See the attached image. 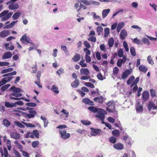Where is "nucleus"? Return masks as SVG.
Listing matches in <instances>:
<instances>
[{
    "label": "nucleus",
    "mask_w": 157,
    "mask_h": 157,
    "mask_svg": "<svg viewBox=\"0 0 157 157\" xmlns=\"http://www.w3.org/2000/svg\"><path fill=\"white\" fill-rule=\"evenodd\" d=\"M13 14L12 12L9 13L8 10H4L0 14V17L1 18V21H6L9 19Z\"/></svg>",
    "instance_id": "obj_1"
},
{
    "label": "nucleus",
    "mask_w": 157,
    "mask_h": 157,
    "mask_svg": "<svg viewBox=\"0 0 157 157\" xmlns=\"http://www.w3.org/2000/svg\"><path fill=\"white\" fill-rule=\"evenodd\" d=\"M123 140L127 144L131 145L132 144V140L131 138L127 133H125V135L124 136Z\"/></svg>",
    "instance_id": "obj_7"
},
{
    "label": "nucleus",
    "mask_w": 157,
    "mask_h": 157,
    "mask_svg": "<svg viewBox=\"0 0 157 157\" xmlns=\"http://www.w3.org/2000/svg\"><path fill=\"white\" fill-rule=\"evenodd\" d=\"M131 73V72L130 71L128 70H127L123 73L121 78V79H124L126 78Z\"/></svg>",
    "instance_id": "obj_15"
},
{
    "label": "nucleus",
    "mask_w": 157,
    "mask_h": 157,
    "mask_svg": "<svg viewBox=\"0 0 157 157\" xmlns=\"http://www.w3.org/2000/svg\"><path fill=\"white\" fill-rule=\"evenodd\" d=\"M149 96V92L147 91H144L142 93V98L143 100L146 101H147Z\"/></svg>",
    "instance_id": "obj_13"
},
{
    "label": "nucleus",
    "mask_w": 157,
    "mask_h": 157,
    "mask_svg": "<svg viewBox=\"0 0 157 157\" xmlns=\"http://www.w3.org/2000/svg\"><path fill=\"white\" fill-rule=\"evenodd\" d=\"M27 35L26 34L23 35L20 38V40L23 44H25V42H26L27 43L33 44L29 36H27Z\"/></svg>",
    "instance_id": "obj_5"
},
{
    "label": "nucleus",
    "mask_w": 157,
    "mask_h": 157,
    "mask_svg": "<svg viewBox=\"0 0 157 157\" xmlns=\"http://www.w3.org/2000/svg\"><path fill=\"white\" fill-rule=\"evenodd\" d=\"M13 70V68L12 67L6 69H3L1 71V73L2 74L8 72L12 71Z\"/></svg>",
    "instance_id": "obj_36"
},
{
    "label": "nucleus",
    "mask_w": 157,
    "mask_h": 157,
    "mask_svg": "<svg viewBox=\"0 0 157 157\" xmlns=\"http://www.w3.org/2000/svg\"><path fill=\"white\" fill-rule=\"evenodd\" d=\"M11 91L12 92H14L20 93L21 92V89L15 87L14 86H12L9 90V91Z\"/></svg>",
    "instance_id": "obj_16"
},
{
    "label": "nucleus",
    "mask_w": 157,
    "mask_h": 157,
    "mask_svg": "<svg viewBox=\"0 0 157 157\" xmlns=\"http://www.w3.org/2000/svg\"><path fill=\"white\" fill-rule=\"evenodd\" d=\"M18 21H12L10 24L9 25H6L3 27L4 29H9L13 27L15 25V24L18 22Z\"/></svg>",
    "instance_id": "obj_19"
},
{
    "label": "nucleus",
    "mask_w": 157,
    "mask_h": 157,
    "mask_svg": "<svg viewBox=\"0 0 157 157\" xmlns=\"http://www.w3.org/2000/svg\"><path fill=\"white\" fill-rule=\"evenodd\" d=\"M114 102L113 101H110L106 103V105L109 107H113V106H114Z\"/></svg>",
    "instance_id": "obj_51"
},
{
    "label": "nucleus",
    "mask_w": 157,
    "mask_h": 157,
    "mask_svg": "<svg viewBox=\"0 0 157 157\" xmlns=\"http://www.w3.org/2000/svg\"><path fill=\"white\" fill-rule=\"evenodd\" d=\"M10 86V84H9L5 85L1 87V90L2 91H4L6 90Z\"/></svg>",
    "instance_id": "obj_40"
},
{
    "label": "nucleus",
    "mask_w": 157,
    "mask_h": 157,
    "mask_svg": "<svg viewBox=\"0 0 157 157\" xmlns=\"http://www.w3.org/2000/svg\"><path fill=\"white\" fill-rule=\"evenodd\" d=\"M114 44V40L113 38H111L108 40V44L109 47H112Z\"/></svg>",
    "instance_id": "obj_39"
},
{
    "label": "nucleus",
    "mask_w": 157,
    "mask_h": 157,
    "mask_svg": "<svg viewBox=\"0 0 157 157\" xmlns=\"http://www.w3.org/2000/svg\"><path fill=\"white\" fill-rule=\"evenodd\" d=\"M109 33V29L108 28H105L104 29V35L105 37L108 36Z\"/></svg>",
    "instance_id": "obj_38"
},
{
    "label": "nucleus",
    "mask_w": 157,
    "mask_h": 157,
    "mask_svg": "<svg viewBox=\"0 0 157 157\" xmlns=\"http://www.w3.org/2000/svg\"><path fill=\"white\" fill-rule=\"evenodd\" d=\"M59 132L62 139L66 140L70 137V134L68 133H67L65 130H59Z\"/></svg>",
    "instance_id": "obj_8"
},
{
    "label": "nucleus",
    "mask_w": 157,
    "mask_h": 157,
    "mask_svg": "<svg viewBox=\"0 0 157 157\" xmlns=\"http://www.w3.org/2000/svg\"><path fill=\"white\" fill-rule=\"evenodd\" d=\"M117 138L114 136H112L109 139V141L113 144H115L117 142Z\"/></svg>",
    "instance_id": "obj_42"
},
{
    "label": "nucleus",
    "mask_w": 157,
    "mask_h": 157,
    "mask_svg": "<svg viewBox=\"0 0 157 157\" xmlns=\"http://www.w3.org/2000/svg\"><path fill=\"white\" fill-rule=\"evenodd\" d=\"M103 28L101 26H98L97 27L96 31L98 33V35H100L101 32L103 30Z\"/></svg>",
    "instance_id": "obj_48"
},
{
    "label": "nucleus",
    "mask_w": 157,
    "mask_h": 157,
    "mask_svg": "<svg viewBox=\"0 0 157 157\" xmlns=\"http://www.w3.org/2000/svg\"><path fill=\"white\" fill-rule=\"evenodd\" d=\"M12 54L10 52H5L3 54L2 58L3 59L10 58L11 57Z\"/></svg>",
    "instance_id": "obj_12"
},
{
    "label": "nucleus",
    "mask_w": 157,
    "mask_h": 157,
    "mask_svg": "<svg viewBox=\"0 0 157 157\" xmlns=\"http://www.w3.org/2000/svg\"><path fill=\"white\" fill-rule=\"evenodd\" d=\"M123 45L125 50L126 52H128L129 51V48L127 42L125 41H124L123 43Z\"/></svg>",
    "instance_id": "obj_52"
},
{
    "label": "nucleus",
    "mask_w": 157,
    "mask_h": 157,
    "mask_svg": "<svg viewBox=\"0 0 157 157\" xmlns=\"http://www.w3.org/2000/svg\"><path fill=\"white\" fill-rule=\"evenodd\" d=\"M85 61L84 60H81L79 63V64L82 67H85L87 66V65L86 63H84Z\"/></svg>",
    "instance_id": "obj_56"
},
{
    "label": "nucleus",
    "mask_w": 157,
    "mask_h": 157,
    "mask_svg": "<svg viewBox=\"0 0 157 157\" xmlns=\"http://www.w3.org/2000/svg\"><path fill=\"white\" fill-rule=\"evenodd\" d=\"M127 60H129V59L127 58L125 56H124L122 59H119L117 62V65L118 67H121L122 63H124Z\"/></svg>",
    "instance_id": "obj_9"
},
{
    "label": "nucleus",
    "mask_w": 157,
    "mask_h": 157,
    "mask_svg": "<svg viewBox=\"0 0 157 157\" xmlns=\"http://www.w3.org/2000/svg\"><path fill=\"white\" fill-rule=\"evenodd\" d=\"M21 93L13 92V93L10 94L9 95V98L10 99L19 100H20V98H18L22 96Z\"/></svg>",
    "instance_id": "obj_4"
},
{
    "label": "nucleus",
    "mask_w": 157,
    "mask_h": 157,
    "mask_svg": "<svg viewBox=\"0 0 157 157\" xmlns=\"http://www.w3.org/2000/svg\"><path fill=\"white\" fill-rule=\"evenodd\" d=\"M97 113H98L97 114L106 115L107 114V113L105 110L101 108H98Z\"/></svg>",
    "instance_id": "obj_31"
},
{
    "label": "nucleus",
    "mask_w": 157,
    "mask_h": 157,
    "mask_svg": "<svg viewBox=\"0 0 157 157\" xmlns=\"http://www.w3.org/2000/svg\"><path fill=\"white\" fill-rule=\"evenodd\" d=\"M112 134L116 137H118L120 135V132L117 129H116L113 130L112 132Z\"/></svg>",
    "instance_id": "obj_41"
},
{
    "label": "nucleus",
    "mask_w": 157,
    "mask_h": 157,
    "mask_svg": "<svg viewBox=\"0 0 157 157\" xmlns=\"http://www.w3.org/2000/svg\"><path fill=\"white\" fill-rule=\"evenodd\" d=\"M147 60L148 63L151 65L154 64V61L151 58V56H149L147 58Z\"/></svg>",
    "instance_id": "obj_47"
},
{
    "label": "nucleus",
    "mask_w": 157,
    "mask_h": 157,
    "mask_svg": "<svg viewBox=\"0 0 157 157\" xmlns=\"http://www.w3.org/2000/svg\"><path fill=\"white\" fill-rule=\"evenodd\" d=\"M130 51L131 55L133 56L136 55L135 48L133 47H131L130 48Z\"/></svg>",
    "instance_id": "obj_45"
},
{
    "label": "nucleus",
    "mask_w": 157,
    "mask_h": 157,
    "mask_svg": "<svg viewBox=\"0 0 157 157\" xmlns=\"http://www.w3.org/2000/svg\"><path fill=\"white\" fill-rule=\"evenodd\" d=\"M51 90L56 94H58L59 92L58 87L55 85H53L52 86Z\"/></svg>",
    "instance_id": "obj_29"
},
{
    "label": "nucleus",
    "mask_w": 157,
    "mask_h": 157,
    "mask_svg": "<svg viewBox=\"0 0 157 157\" xmlns=\"http://www.w3.org/2000/svg\"><path fill=\"white\" fill-rule=\"evenodd\" d=\"M139 69L140 71L144 73L146 72L148 70L147 68L143 65H140L139 67Z\"/></svg>",
    "instance_id": "obj_24"
},
{
    "label": "nucleus",
    "mask_w": 157,
    "mask_h": 157,
    "mask_svg": "<svg viewBox=\"0 0 157 157\" xmlns=\"http://www.w3.org/2000/svg\"><path fill=\"white\" fill-rule=\"evenodd\" d=\"M81 122L83 124L85 125H88L91 124V122L87 120H82Z\"/></svg>",
    "instance_id": "obj_53"
},
{
    "label": "nucleus",
    "mask_w": 157,
    "mask_h": 157,
    "mask_svg": "<svg viewBox=\"0 0 157 157\" xmlns=\"http://www.w3.org/2000/svg\"><path fill=\"white\" fill-rule=\"evenodd\" d=\"M39 144V141H33L32 143V145L33 147L34 148H35L37 147V145H38Z\"/></svg>",
    "instance_id": "obj_62"
},
{
    "label": "nucleus",
    "mask_w": 157,
    "mask_h": 157,
    "mask_svg": "<svg viewBox=\"0 0 157 157\" xmlns=\"http://www.w3.org/2000/svg\"><path fill=\"white\" fill-rule=\"evenodd\" d=\"M151 95L152 98H153L156 96L155 91L153 89H151L150 90Z\"/></svg>",
    "instance_id": "obj_63"
},
{
    "label": "nucleus",
    "mask_w": 157,
    "mask_h": 157,
    "mask_svg": "<svg viewBox=\"0 0 157 157\" xmlns=\"http://www.w3.org/2000/svg\"><path fill=\"white\" fill-rule=\"evenodd\" d=\"M135 77L133 76H131L129 79L127 81V84L129 85L131 82L134 80Z\"/></svg>",
    "instance_id": "obj_50"
},
{
    "label": "nucleus",
    "mask_w": 157,
    "mask_h": 157,
    "mask_svg": "<svg viewBox=\"0 0 157 157\" xmlns=\"http://www.w3.org/2000/svg\"><path fill=\"white\" fill-rule=\"evenodd\" d=\"M109 107H107L106 108V110L107 111L110 113H113L115 111V108L114 106H113V107H111L110 108Z\"/></svg>",
    "instance_id": "obj_46"
},
{
    "label": "nucleus",
    "mask_w": 157,
    "mask_h": 157,
    "mask_svg": "<svg viewBox=\"0 0 157 157\" xmlns=\"http://www.w3.org/2000/svg\"><path fill=\"white\" fill-rule=\"evenodd\" d=\"M142 41L144 44H147L148 45L150 44V42L148 39L145 37H144L142 38Z\"/></svg>",
    "instance_id": "obj_44"
},
{
    "label": "nucleus",
    "mask_w": 157,
    "mask_h": 157,
    "mask_svg": "<svg viewBox=\"0 0 157 157\" xmlns=\"http://www.w3.org/2000/svg\"><path fill=\"white\" fill-rule=\"evenodd\" d=\"M124 22H122L119 23L117 26V30L118 33L120 32L121 30L124 27Z\"/></svg>",
    "instance_id": "obj_27"
},
{
    "label": "nucleus",
    "mask_w": 157,
    "mask_h": 157,
    "mask_svg": "<svg viewBox=\"0 0 157 157\" xmlns=\"http://www.w3.org/2000/svg\"><path fill=\"white\" fill-rule=\"evenodd\" d=\"M136 110L139 112L142 111L143 108L142 105L140 104V102H137V105L136 106Z\"/></svg>",
    "instance_id": "obj_32"
},
{
    "label": "nucleus",
    "mask_w": 157,
    "mask_h": 157,
    "mask_svg": "<svg viewBox=\"0 0 157 157\" xmlns=\"http://www.w3.org/2000/svg\"><path fill=\"white\" fill-rule=\"evenodd\" d=\"M80 58L81 57L80 54H76L72 58V60H73L74 62H77L80 59Z\"/></svg>",
    "instance_id": "obj_25"
},
{
    "label": "nucleus",
    "mask_w": 157,
    "mask_h": 157,
    "mask_svg": "<svg viewBox=\"0 0 157 157\" xmlns=\"http://www.w3.org/2000/svg\"><path fill=\"white\" fill-rule=\"evenodd\" d=\"M110 9H105L103 10L102 13V17L103 18H105L108 14L110 12Z\"/></svg>",
    "instance_id": "obj_20"
},
{
    "label": "nucleus",
    "mask_w": 157,
    "mask_h": 157,
    "mask_svg": "<svg viewBox=\"0 0 157 157\" xmlns=\"http://www.w3.org/2000/svg\"><path fill=\"white\" fill-rule=\"evenodd\" d=\"M133 43L137 44L138 45L140 44L141 43V41L137 38H135L133 40Z\"/></svg>",
    "instance_id": "obj_60"
},
{
    "label": "nucleus",
    "mask_w": 157,
    "mask_h": 157,
    "mask_svg": "<svg viewBox=\"0 0 157 157\" xmlns=\"http://www.w3.org/2000/svg\"><path fill=\"white\" fill-rule=\"evenodd\" d=\"M98 108H96L94 106H90L88 107V109L91 112L96 113L98 111Z\"/></svg>",
    "instance_id": "obj_30"
},
{
    "label": "nucleus",
    "mask_w": 157,
    "mask_h": 157,
    "mask_svg": "<svg viewBox=\"0 0 157 157\" xmlns=\"http://www.w3.org/2000/svg\"><path fill=\"white\" fill-rule=\"evenodd\" d=\"M79 84V80L78 79H76L71 84V86L73 87L76 88Z\"/></svg>",
    "instance_id": "obj_23"
},
{
    "label": "nucleus",
    "mask_w": 157,
    "mask_h": 157,
    "mask_svg": "<svg viewBox=\"0 0 157 157\" xmlns=\"http://www.w3.org/2000/svg\"><path fill=\"white\" fill-rule=\"evenodd\" d=\"M10 31L9 30H4L0 33V37L1 38L6 37L10 34Z\"/></svg>",
    "instance_id": "obj_10"
},
{
    "label": "nucleus",
    "mask_w": 157,
    "mask_h": 157,
    "mask_svg": "<svg viewBox=\"0 0 157 157\" xmlns=\"http://www.w3.org/2000/svg\"><path fill=\"white\" fill-rule=\"evenodd\" d=\"M13 103L15 104L14 107H16L17 105H22L24 104V103L22 101H17Z\"/></svg>",
    "instance_id": "obj_55"
},
{
    "label": "nucleus",
    "mask_w": 157,
    "mask_h": 157,
    "mask_svg": "<svg viewBox=\"0 0 157 157\" xmlns=\"http://www.w3.org/2000/svg\"><path fill=\"white\" fill-rule=\"evenodd\" d=\"M94 101L100 103H102L104 101V99L101 96L94 98Z\"/></svg>",
    "instance_id": "obj_18"
},
{
    "label": "nucleus",
    "mask_w": 157,
    "mask_h": 157,
    "mask_svg": "<svg viewBox=\"0 0 157 157\" xmlns=\"http://www.w3.org/2000/svg\"><path fill=\"white\" fill-rule=\"evenodd\" d=\"M10 135L12 138L16 140L19 139L20 137V135L18 133L11 132Z\"/></svg>",
    "instance_id": "obj_17"
},
{
    "label": "nucleus",
    "mask_w": 157,
    "mask_h": 157,
    "mask_svg": "<svg viewBox=\"0 0 157 157\" xmlns=\"http://www.w3.org/2000/svg\"><path fill=\"white\" fill-rule=\"evenodd\" d=\"M21 123L25 124L27 127H35V126L31 123H27L23 121H21Z\"/></svg>",
    "instance_id": "obj_43"
},
{
    "label": "nucleus",
    "mask_w": 157,
    "mask_h": 157,
    "mask_svg": "<svg viewBox=\"0 0 157 157\" xmlns=\"http://www.w3.org/2000/svg\"><path fill=\"white\" fill-rule=\"evenodd\" d=\"M5 106L8 108L14 107L15 104L13 103H10L9 102L6 101L5 104Z\"/></svg>",
    "instance_id": "obj_35"
},
{
    "label": "nucleus",
    "mask_w": 157,
    "mask_h": 157,
    "mask_svg": "<svg viewBox=\"0 0 157 157\" xmlns=\"http://www.w3.org/2000/svg\"><path fill=\"white\" fill-rule=\"evenodd\" d=\"M91 15L95 19H98L100 21H101V17L98 15H96L95 13L93 12L92 13Z\"/></svg>",
    "instance_id": "obj_57"
},
{
    "label": "nucleus",
    "mask_w": 157,
    "mask_h": 157,
    "mask_svg": "<svg viewBox=\"0 0 157 157\" xmlns=\"http://www.w3.org/2000/svg\"><path fill=\"white\" fill-rule=\"evenodd\" d=\"M33 132L34 135L35 136L36 138H38L39 137V134L37 130H34L33 131Z\"/></svg>",
    "instance_id": "obj_54"
},
{
    "label": "nucleus",
    "mask_w": 157,
    "mask_h": 157,
    "mask_svg": "<svg viewBox=\"0 0 157 157\" xmlns=\"http://www.w3.org/2000/svg\"><path fill=\"white\" fill-rule=\"evenodd\" d=\"M21 15V13L19 12H17L14 13L12 17V19L13 20H17Z\"/></svg>",
    "instance_id": "obj_26"
},
{
    "label": "nucleus",
    "mask_w": 157,
    "mask_h": 157,
    "mask_svg": "<svg viewBox=\"0 0 157 157\" xmlns=\"http://www.w3.org/2000/svg\"><path fill=\"white\" fill-rule=\"evenodd\" d=\"M83 50L86 53L85 56H89L91 54V52L90 50L88 49L87 48H84Z\"/></svg>",
    "instance_id": "obj_49"
},
{
    "label": "nucleus",
    "mask_w": 157,
    "mask_h": 157,
    "mask_svg": "<svg viewBox=\"0 0 157 157\" xmlns=\"http://www.w3.org/2000/svg\"><path fill=\"white\" fill-rule=\"evenodd\" d=\"M3 123L4 125L7 127H8L11 124L10 122L6 119L3 120Z\"/></svg>",
    "instance_id": "obj_34"
},
{
    "label": "nucleus",
    "mask_w": 157,
    "mask_h": 157,
    "mask_svg": "<svg viewBox=\"0 0 157 157\" xmlns=\"http://www.w3.org/2000/svg\"><path fill=\"white\" fill-rule=\"evenodd\" d=\"M91 5H93L94 6H98L100 5V3L98 2L94 1L93 0H91Z\"/></svg>",
    "instance_id": "obj_59"
},
{
    "label": "nucleus",
    "mask_w": 157,
    "mask_h": 157,
    "mask_svg": "<svg viewBox=\"0 0 157 157\" xmlns=\"http://www.w3.org/2000/svg\"><path fill=\"white\" fill-rule=\"evenodd\" d=\"M127 36V33L125 29H122L120 34L121 39L122 40H124Z\"/></svg>",
    "instance_id": "obj_14"
},
{
    "label": "nucleus",
    "mask_w": 157,
    "mask_h": 157,
    "mask_svg": "<svg viewBox=\"0 0 157 157\" xmlns=\"http://www.w3.org/2000/svg\"><path fill=\"white\" fill-rule=\"evenodd\" d=\"M25 110H29V113L23 112V113H24V114L26 117H27L28 118L30 119L34 117L35 115H36L37 114L36 111L32 110V109H33V108L27 107L26 108H25Z\"/></svg>",
    "instance_id": "obj_2"
},
{
    "label": "nucleus",
    "mask_w": 157,
    "mask_h": 157,
    "mask_svg": "<svg viewBox=\"0 0 157 157\" xmlns=\"http://www.w3.org/2000/svg\"><path fill=\"white\" fill-rule=\"evenodd\" d=\"M64 73V69L63 68H60L58 71H56V73L60 75L62 73Z\"/></svg>",
    "instance_id": "obj_61"
},
{
    "label": "nucleus",
    "mask_w": 157,
    "mask_h": 157,
    "mask_svg": "<svg viewBox=\"0 0 157 157\" xmlns=\"http://www.w3.org/2000/svg\"><path fill=\"white\" fill-rule=\"evenodd\" d=\"M82 101L87 104H90V105H94L93 101H91L90 99L88 98H84L82 99Z\"/></svg>",
    "instance_id": "obj_22"
},
{
    "label": "nucleus",
    "mask_w": 157,
    "mask_h": 157,
    "mask_svg": "<svg viewBox=\"0 0 157 157\" xmlns=\"http://www.w3.org/2000/svg\"><path fill=\"white\" fill-rule=\"evenodd\" d=\"M17 0H10L7 2L6 4L9 5L8 8L10 10H14L17 9L19 7L18 4L14 3Z\"/></svg>",
    "instance_id": "obj_3"
},
{
    "label": "nucleus",
    "mask_w": 157,
    "mask_h": 157,
    "mask_svg": "<svg viewBox=\"0 0 157 157\" xmlns=\"http://www.w3.org/2000/svg\"><path fill=\"white\" fill-rule=\"evenodd\" d=\"M124 54V51L123 49L122 48L119 49L117 51V54L119 57L121 58L123 57Z\"/></svg>",
    "instance_id": "obj_37"
},
{
    "label": "nucleus",
    "mask_w": 157,
    "mask_h": 157,
    "mask_svg": "<svg viewBox=\"0 0 157 157\" xmlns=\"http://www.w3.org/2000/svg\"><path fill=\"white\" fill-rule=\"evenodd\" d=\"M14 124L16 125L17 126L21 128H25V126L23 124L21 123L18 121H16L14 123Z\"/></svg>",
    "instance_id": "obj_33"
},
{
    "label": "nucleus",
    "mask_w": 157,
    "mask_h": 157,
    "mask_svg": "<svg viewBox=\"0 0 157 157\" xmlns=\"http://www.w3.org/2000/svg\"><path fill=\"white\" fill-rule=\"evenodd\" d=\"M113 147L117 150H121L124 148L123 145L121 143L114 144L113 145Z\"/></svg>",
    "instance_id": "obj_11"
},
{
    "label": "nucleus",
    "mask_w": 157,
    "mask_h": 157,
    "mask_svg": "<svg viewBox=\"0 0 157 157\" xmlns=\"http://www.w3.org/2000/svg\"><path fill=\"white\" fill-rule=\"evenodd\" d=\"M78 2H81L87 6L91 5V0H77Z\"/></svg>",
    "instance_id": "obj_28"
},
{
    "label": "nucleus",
    "mask_w": 157,
    "mask_h": 157,
    "mask_svg": "<svg viewBox=\"0 0 157 157\" xmlns=\"http://www.w3.org/2000/svg\"><path fill=\"white\" fill-rule=\"evenodd\" d=\"M88 40L91 42H95L96 41V38L94 36H91L90 37L88 38Z\"/></svg>",
    "instance_id": "obj_64"
},
{
    "label": "nucleus",
    "mask_w": 157,
    "mask_h": 157,
    "mask_svg": "<svg viewBox=\"0 0 157 157\" xmlns=\"http://www.w3.org/2000/svg\"><path fill=\"white\" fill-rule=\"evenodd\" d=\"M91 135L92 136H95L96 135L100 136L102 135V132L100 129H96L92 128H91Z\"/></svg>",
    "instance_id": "obj_6"
},
{
    "label": "nucleus",
    "mask_w": 157,
    "mask_h": 157,
    "mask_svg": "<svg viewBox=\"0 0 157 157\" xmlns=\"http://www.w3.org/2000/svg\"><path fill=\"white\" fill-rule=\"evenodd\" d=\"M80 71L81 75H87L89 74V71L87 68H81L80 70Z\"/></svg>",
    "instance_id": "obj_21"
},
{
    "label": "nucleus",
    "mask_w": 157,
    "mask_h": 157,
    "mask_svg": "<svg viewBox=\"0 0 157 157\" xmlns=\"http://www.w3.org/2000/svg\"><path fill=\"white\" fill-rule=\"evenodd\" d=\"M96 117L98 118L101 120H104L105 118V115L96 114L95 116Z\"/></svg>",
    "instance_id": "obj_58"
}]
</instances>
